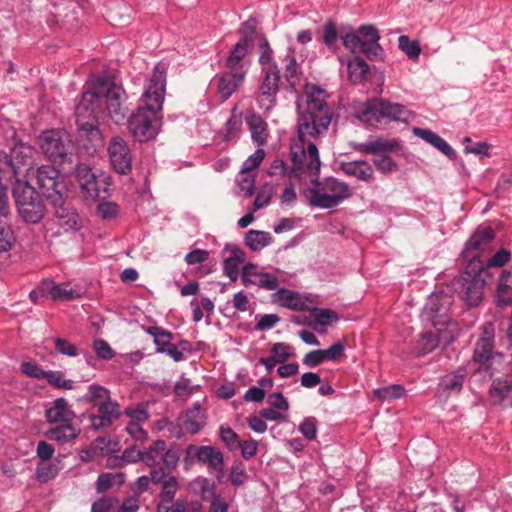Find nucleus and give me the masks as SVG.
<instances>
[{"mask_svg": "<svg viewBox=\"0 0 512 512\" xmlns=\"http://www.w3.org/2000/svg\"><path fill=\"white\" fill-rule=\"evenodd\" d=\"M59 471L57 463L41 461L37 464L35 476L40 483H47L54 479Z\"/></svg>", "mask_w": 512, "mask_h": 512, "instance_id": "43", "label": "nucleus"}, {"mask_svg": "<svg viewBox=\"0 0 512 512\" xmlns=\"http://www.w3.org/2000/svg\"><path fill=\"white\" fill-rule=\"evenodd\" d=\"M412 132L415 136L421 138L426 143L438 149L444 155L450 157L454 154L452 147L438 134L427 128L414 127Z\"/></svg>", "mask_w": 512, "mask_h": 512, "instance_id": "30", "label": "nucleus"}, {"mask_svg": "<svg viewBox=\"0 0 512 512\" xmlns=\"http://www.w3.org/2000/svg\"><path fill=\"white\" fill-rule=\"evenodd\" d=\"M352 196L349 185L329 177L317 183L311 190L310 204L322 209L334 208Z\"/></svg>", "mask_w": 512, "mask_h": 512, "instance_id": "5", "label": "nucleus"}, {"mask_svg": "<svg viewBox=\"0 0 512 512\" xmlns=\"http://www.w3.org/2000/svg\"><path fill=\"white\" fill-rule=\"evenodd\" d=\"M59 172L53 166L43 165L36 171V181L43 196L50 204L62 201L63 184L58 181Z\"/></svg>", "mask_w": 512, "mask_h": 512, "instance_id": "12", "label": "nucleus"}, {"mask_svg": "<svg viewBox=\"0 0 512 512\" xmlns=\"http://www.w3.org/2000/svg\"><path fill=\"white\" fill-rule=\"evenodd\" d=\"M328 94L320 87L308 84L297 101V138L291 144L293 166L290 177L309 179L315 183L321 162L315 140L329 128L333 112L327 103Z\"/></svg>", "mask_w": 512, "mask_h": 512, "instance_id": "1", "label": "nucleus"}, {"mask_svg": "<svg viewBox=\"0 0 512 512\" xmlns=\"http://www.w3.org/2000/svg\"><path fill=\"white\" fill-rule=\"evenodd\" d=\"M98 412V415L91 416V424L95 429L110 426L121 415L118 403L112 401L110 397L99 404Z\"/></svg>", "mask_w": 512, "mask_h": 512, "instance_id": "20", "label": "nucleus"}, {"mask_svg": "<svg viewBox=\"0 0 512 512\" xmlns=\"http://www.w3.org/2000/svg\"><path fill=\"white\" fill-rule=\"evenodd\" d=\"M14 242L13 231L7 224L0 221V252L8 251Z\"/></svg>", "mask_w": 512, "mask_h": 512, "instance_id": "56", "label": "nucleus"}, {"mask_svg": "<svg viewBox=\"0 0 512 512\" xmlns=\"http://www.w3.org/2000/svg\"><path fill=\"white\" fill-rule=\"evenodd\" d=\"M142 423L137 421H130L126 425L127 433L136 441H145L148 438V433L143 429Z\"/></svg>", "mask_w": 512, "mask_h": 512, "instance_id": "62", "label": "nucleus"}, {"mask_svg": "<svg viewBox=\"0 0 512 512\" xmlns=\"http://www.w3.org/2000/svg\"><path fill=\"white\" fill-rule=\"evenodd\" d=\"M179 488L177 477L170 475L162 484L160 498L165 502H174L176 492Z\"/></svg>", "mask_w": 512, "mask_h": 512, "instance_id": "50", "label": "nucleus"}, {"mask_svg": "<svg viewBox=\"0 0 512 512\" xmlns=\"http://www.w3.org/2000/svg\"><path fill=\"white\" fill-rule=\"evenodd\" d=\"M261 274L256 265L249 263L243 267L241 279L245 286L255 285Z\"/></svg>", "mask_w": 512, "mask_h": 512, "instance_id": "55", "label": "nucleus"}, {"mask_svg": "<svg viewBox=\"0 0 512 512\" xmlns=\"http://www.w3.org/2000/svg\"><path fill=\"white\" fill-rule=\"evenodd\" d=\"M194 460L207 465L209 472L214 473L219 481L224 477V457L219 449L191 444L185 450L184 463L189 466Z\"/></svg>", "mask_w": 512, "mask_h": 512, "instance_id": "10", "label": "nucleus"}, {"mask_svg": "<svg viewBox=\"0 0 512 512\" xmlns=\"http://www.w3.org/2000/svg\"><path fill=\"white\" fill-rule=\"evenodd\" d=\"M40 291L47 293L54 301H69L80 297V293L68 284H55L51 280L42 281Z\"/></svg>", "mask_w": 512, "mask_h": 512, "instance_id": "23", "label": "nucleus"}, {"mask_svg": "<svg viewBox=\"0 0 512 512\" xmlns=\"http://www.w3.org/2000/svg\"><path fill=\"white\" fill-rule=\"evenodd\" d=\"M52 205L55 208V216L58 220V224L64 232H75L81 229L82 219L63 197L60 203Z\"/></svg>", "mask_w": 512, "mask_h": 512, "instance_id": "17", "label": "nucleus"}, {"mask_svg": "<svg viewBox=\"0 0 512 512\" xmlns=\"http://www.w3.org/2000/svg\"><path fill=\"white\" fill-rule=\"evenodd\" d=\"M147 333L154 338V343L157 345V348L167 347L171 344L170 341L173 338L171 332L158 326L149 327Z\"/></svg>", "mask_w": 512, "mask_h": 512, "instance_id": "49", "label": "nucleus"}, {"mask_svg": "<svg viewBox=\"0 0 512 512\" xmlns=\"http://www.w3.org/2000/svg\"><path fill=\"white\" fill-rule=\"evenodd\" d=\"M494 233L489 227L477 230L468 240L462 256L469 269L473 271H483V262L480 259V253L493 240Z\"/></svg>", "mask_w": 512, "mask_h": 512, "instance_id": "11", "label": "nucleus"}, {"mask_svg": "<svg viewBox=\"0 0 512 512\" xmlns=\"http://www.w3.org/2000/svg\"><path fill=\"white\" fill-rule=\"evenodd\" d=\"M192 487L200 494L202 500L209 501L216 494L215 484L204 477H198L192 482Z\"/></svg>", "mask_w": 512, "mask_h": 512, "instance_id": "45", "label": "nucleus"}, {"mask_svg": "<svg viewBox=\"0 0 512 512\" xmlns=\"http://www.w3.org/2000/svg\"><path fill=\"white\" fill-rule=\"evenodd\" d=\"M77 179L81 188L86 192V197L97 198L99 196V188L95 174L86 165H79L76 170Z\"/></svg>", "mask_w": 512, "mask_h": 512, "instance_id": "31", "label": "nucleus"}, {"mask_svg": "<svg viewBox=\"0 0 512 512\" xmlns=\"http://www.w3.org/2000/svg\"><path fill=\"white\" fill-rule=\"evenodd\" d=\"M125 482V476L121 472L102 473L97 480V491L105 492L114 486H120Z\"/></svg>", "mask_w": 512, "mask_h": 512, "instance_id": "42", "label": "nucleus"}, {"mask_svg": "<svg viewBox=\"0 0 512 512\" xmlns=\"http://www.w3.org/2000/svg\"><path fill=\"white\" fill-rule=\"evenodd\" d=\"M110 397V392L105 387L98 384H91L83 399L89 403L100 404Z\"/></svg>", "mask_w": 512, "mask_h": 512, "instance_id": "44", "label": "nucleus"}, {"mask_svg": "<svg viewBox=\"0 0 512 512\" xmlns=\"http://www.w3.org/2000/svg\"><path fill=\"white\" fill-rule=\"evenodd\" d=\"M206 425V415L200 403H195L187 411L185 420V429L190 434L198 433Z\"/></svg>", "mask_w": 512, "mask_h": 512, "instance_id": "33", "label": "nucleus"}, {"mask_svg": "<svg viewBox=\"0 0 512 512\" xmlns=\"http://www.w3.org/2000/svg\"><path fill=\"white\" fill-rule=\"evenodd\" d=\"M179 459V450L174 447L168 448L167 444H165L161 459V463H163L164 468L169 471L176 469V467L178 466Z\"/></svg>", "mask_w": 512, "mask_h": 512, "instance_id": "52", "label": "nucleus"}, {"mask_svg": "<svg viewBox=\"0 0 512 512\" xmlns=\"http://www.w3.org/2000/svg\"><path fill=\"white\" fill-rule=\"evenodd\" d=\"M238 186L247 197H251L254 194L255 187V175L254 174H240L237 180Z\"/></svg>", "mask_w": 512, "mask_h": 512, "instance_id": "60", "label": "nucleus"}, {"mask_svg": "<svg viewBox=\"0 0 512 512\" xmlns=\"http://www.w3.org/2000/svg\"><path fill=\"white\" fill-rule=\"evenodd\" d=\"M20 370L26 376L35 379H44L47 372L44 371L38 364L30 361L23 362L20 366Z\"/></svg>", "mask_w": 512, "mask_h": 512, "instance_id": "59", "label": "nucleus"}, {"mask_svg": "<svg viewBox=\"0 0 512 512\" xmlns=\"http://www.w3.org/2000/svg\"><path fill=\"white\" fill-rule=\"evenodd\" d=\"M13 197L18 213L25 222L36 224L43 219L46 213L44 202L27 181L16 180Z\"/></svg>", "mask_w": 512, "mask_h": 512, "instance_id": "4", "label": "nucleus"}, {"mask_svg": "<svg viewBox=\"0 0 512 512\" xmlns=\"http://www.w3.org/2000/svg\"><path fill=\"white\" fill-rule=\"evenodd\" d=\"M399 48L412 60L419 58L421 48L417 41H411L407 35L398 38Z\"/></svg>", "mask_w": 512, "mask_h": 512, "instance_id": "47", "label": "nucleus"}, {"mask_svg": "<svg viewBox=\"0 0 512 512\" xmlns=\"http://www.w3.org/2000/svg\"><path fill=\"white\" fill-rule=\"evenodd\" d=\"M436 334L433 332H424L422 333L415 346L414 353L417 356L426 355L432 352L439 344H448L450 343L454 337L455 333H453V329L446 328H435Z\"/></svg>", "mask_w": 512, "mask_h": 512, "instance_id": "16", "label": "nucleus"}, {"mask_svg": "<svg viewBox=\"0 0 512 512\" xmlns=\"http://www.w3.org/2000/svg\"><path fill=\"white\" fill-rule=\"evenodd\" d=\"M340 169L347 176L364 182L372 180L374 176L372 165L365 160L341 162Z\"/></svg>", "mask_w": 512, "mask_h": 512, "instance_id": "24", "label": "nucleus"}, {"mask_svg": "<svg viewBox=\"0 0 512 512\" xmlns=\"http://www.w3.org/2000/svg\"><path fill=\"white\" fill-rule=\"evenodd\" d=\"M495 303L498 307L512 304V270H503L496 289Z\"/></svg>", "mask_w": 512, "mask_h": 512, "instance_id": "28", "label": "nucleus"}, {"mask_svg": "<svg viewBox=\"0 0 512 512\" xmlns=\"http://www.w3.org/2000/svg\"><path fill=\"white\" fill-rule=\"evenodd\" d=\"M352 146L358 152L373 155V164L380 172L388 174L397 170L396 162L389 156L398 148L397 141L377 137L363 143H353Z\"/></svg>", "mask_w": 512, "mask_h": 512, "instance_id": "6", "label": "nucleus"}, {"mask_svg": "<svg viewBox=\"0 0 512 512\" xmlns=\"http://www.w3.org/2000/svg\"><path fill=\"white\" fill-rule=\"evenodd\" d=\"M107 150L114 170L119 174H127L132 167V155L127 142L119 136H114Z\"/></svg>", "mask_w": 512, "mask_h": 512, "instance_id": "15", "label": "nucleus"}, {"mask_svg": "<svg viewBox=\"0 0 512 512\" xmlns=\"http://www.w3.org/2000/svg\"><path fill=\"white\" fill-rule=\"evenodd\" d=\"M493 347L494 326L492 323H487L483 326L482 334L475 345L473 361L479 365L478 370H485L489 376L495 369L494 365H499L502 360V355L494 352Z\"/></svg>", "mask_w": 512, "mask_h": 512, "instance_id": "9", "label": "nucleus"}, {"mask_svg": "<svg viewBox=\"0 0 512 512\" xmlns=\"http://www.w3.org/2000/svg\"><path fill=\"white\" fill-rule=\"evenodd\" d=\"M44 379L47 383L58 389L70 390L73 388V382L64 378V373L61 371H47Z\"/></svg>", "mask_w": 512, "mask_h": 512, "instance_id": "48", "label": "nucleus"}, {"mask_svg": "<svg viewBox=\"0 0 512 512\" xmlns=\"http://www.w3.org/2000/svg\"><path fill=\"white\" fill-rule=\"evenodd\" d=\"M460 281L462 299L470 306H477L482 301L485 288L482 271H473L467 265Z\"/></svg>", "mask_w": 512, "mask_h": 512, "instance_id": "14", "label": "nucleus"}, {"mask_svg": "<svg viewBox=\"0 0 512 512\" xmlns=\"http://www.w3.org/2000/svg\"><path fill=\"white\" fill-rule=\"evenodd\" d=\"M453 304V297L445 292H435L430 295L422 313L424 322H429L434 328L456 330V324L451 322L449 311Z\"/></svg>", "mask_w": 512, "mask_h": 512, "instance_id": "7", "label": "nucleus"}, {"mask_svg": "<svg viewBox=\"0 0 512 512\" xmlns=\"http://www.w3.org/2000/svg\"><path fill=\"white\" fill-rule=\"evenodd\" d=\"M271 236L268 232L249 230L245 234V243L252 250L259 251L269 245Z\"/></svg>", "mask_w": 512, "mask_h": 512, "instance_id": "39", "label": "nucleus"}, {"mask_svg": "<svg viewBox=\"0 0 512 512\" xmlns=\"http://www.w3.org/2000/svg\"><path fill=\"white\" fill-rule=\"evenodd\" d=\"M270 352L272 354V357L278 363H284L292 355L291 347L288 344L283 343V342L273 344Z\"/></svg>", "mask_w": 512, "mask_h": 512, "instance_id": "54", "label": "nucleus"}, {"mask_svg": "<svg viewBox=\"0 0 512 512\" xmlns=\"http://www.w3.org/2000/svg\"><path fill=\"white\" fill-rule=\"evenodd\" d=\"M380 108V100H370L358 107L356 116L361 122L374 126L384 118Z\"/></svg>", "mask_w": 512, "mask_h": 512, "instance_id": "29", "label": "nucleus"}, {"mask_svg": "<svg viewBox=\"0 0 512 512\" xmlns=\"http://www.w3.org/2000/svg\"><path fill=\"white\" fill-rule=\"evenodd\" d=\"M405 393V389L400 385H389L387 387L374 390V395L381 401H390L401 398Z\"/></svg>", "mask_w": 512, "mask_h": 512, "instance_id": "46", "label": "nucleus"}, {"mask_svg": "<svg viewBox=\"0 0 512 512\" xmlns=\"http://www.w3.org/2000/svg\"><path fill=\"white\" fill-rule=\"evenodd\" d=\"M115 498H102L92 504L91 512H109L117 505Z\"/></svg>", "mask_w": 512, "mask_h": 512, "instance_id": "64", "label": "nucleus"}, {"mask_svg": "<svg viewBox=\"0 0 512 512\" xmlns=\"http://www.w3.org/2000/svg\"><path fill=\"white\" fill-rule=\"evenodd\" d=\"M226 250L230 252V256L223 262L224 271L230 280L236 281L238 279L239 264L244 261V252L234 245L226 246Z\"/></svg>", "mask_w": 512, "mask_h": 512, "instance_id": "32", "label": "nucleus"}, {"mask_svg": "<svg viewBox=\"0 0 512 512\" xmlns=\"http://www.w3.org/2000/svg\"><path fill=\"white\" fill-rule=\"evenodd\" d=\"M40 147L43 153L54 163L62 164L71 161L72 141L64 130L45 131L40 136Z\"/></svg>", "mask_w": 512, "mask_h": 512, "instance_id": "8", "label": "nucleus"}, {"mask_svg": "<svg viewBox=\"0 0 512 512\" xmlns=\"http://www.w3.org/2000/svg\"><path fill=\"white\" fill-rule=\"evenodd\" d=\"M80 428L72 422L56 424L45 432V436L58 443H67L78 437Z\"/></svg>", "mask_w": 512, "mask_h": 512, "instance_id": "27", "label": "nucleus"}, {"mask_svg": "<svg viewBox=\"0 0 512 512\" xmlns=\"http://www.w3.org/2000/svg\"><path fill=\"white\" fill-rule=\"evenodd\" d=\"M20 174V166L12 155L9 156L5 152L0 151V181L11 180Z\"/></svg>", "mask_w": 512, "mask_h": 512, "instance_id": "37", "label": "nucleus"}, {"mask_svg": "<svg viewBox=\"0 0 512 512\" xmlns=\"http://www.w3.org/2000/svg\"><path fill=\"white\" fill-rule=\"evenodd\" d=\"M165 444V441L157 440L152 445H150L145 451H143L144 463L147 466L156 467L161 464Z\"/></svg>", "mask_w": 512, "mask_h": 512, "instance_id": "40", "label": "nucleus"}, {"mask_svg": "<svg viewBox=\"0 0 512 512\" xmlns=\"http://www.w3.org/2000/svg\"><path fill=\"white\" fill-rule=\"evenodd\" d=\"M264 78L259 86L257 102L265 113L269 112L276 104V95L279 91V71L275 65L264 68Z\"/></svg>", "mask_w": 512, "mask_h": 512, "instance_id": "13", "label": "nucleus"}, {"mask_svg": "<svg viewBox=\"0 0 512 512\" xmlns=\"http://www.w3.org/2000/svg\"><path fill=\"white\" fill-rule=\"evenodd\" d=\"M276 301L283 307L298 311L308 310L312 304L308 298L288 289H280L276 293Z\"/></svg>", "mask_w": 512, "mask_h": 512, "instance_id": "26", "label": "nucleus"}, {"mask_svg": "<svg viewBox=\"0 0 512 512\" xmlns=\"http://www.w3.org/2000/svg\"><path fill=\"white\" fill-rule=\"evenodd\" d=\"M93 349L98 358L109 360L113 358L114 351L110 345L103 339H97L93 342Z\"/></svg>", "mask_w": 512, "mask_h": 512, "instance_id": "61", "label": "nucleus"}, {"mask_svg": "<svg viewBox=\"0 0 512 512\" xmlns=\"http://www.w3.org/2000/svg\"><path fill=\"white\" fill-rule=\"evenodd\" d=\"M265 157L262 148L257 149L242 165L240 174H253L252 172L261 164Z\"/></svg>", "mask_w": 512, "mask_h": 512, "instance_id": "51", "label": "nucleus"}, {"mask_svg": "<svg viewBox=\"0 0 512 512\" xmlns=\"http://www.w3.org/2000/svg\"><path fill=\"white\" fill-rule=\"evenodd\" d=\"M56 350L65 356L75 357L78 355V348L68 340L57 337L54 339Z\"/></svg>", "mask_w": 512, "mask_h": 512, "instance_id": "58", "label": "nucleus"}, {"mask_svg": "<svg viewBox=\"0 0 512 512\" xmlns=\"http://www.w3.org/2000/svg\"><path fill=\"white\" fill-rule=\"evenodd\" d=\"M219 433L221 440L226 444V446L230 450H234L237 448V445L240 442V440L236 432H234L228 426H221L219 429Z\"/></svg>", "mask_w": 512, "mask_h": 512, "instance_id": "57", "label": "nucleus"}, {"mask_svg": "<svg viewBox=\"0 0 512 512\" xmlns=\"http://www.w3.org/2000/svg\"><path fill=\"white\" fill-rule=\"evenodd\" d=\"M247 478L244 465L241 462H237L232 466L230 473V481L235 486L242 485Z\"/></svg>", "mask_w": 512, "mask_h": 512, "instance_id": "63", "label": "nucleus"}, {"mask_svg": "<svg viewBox=\"0 0 512 512\" xmlns=\"http://www.w3.org/2000/svg\"><path fill=\"white\" fill-rule=\"evenodd\" d=\"M125 92L106 77H93L88 82V89L83 93L76 106V118L79 129L93 141L94 147L102 145V136L94 120L106 105L109 118L119 124L126 118L128 108L125 105Z\"/></svg>", "mask_w": 512, "mask_h": 512, "instance_id": "2", "label": "nucleus"}, {"mask_svg": "<svg viewBox=\"0 0 512 512\" xmlns=\"http://www.w3.org/2000/svg\"><path fill=\"white\" fill-rule=\"evenodd\" d=\"M251 50L252 45H247L246 40H239L226 59V69L246 75L248 71L246 57Z\"/></svg>", "mask_w": 512, "mask_h": 512, "instance_id": "19", "label": "nucleus"}, {"mask_svg": "<svg viewBox=\"0 0 512 512\" xmlns=\"http://www.w3.org/2000/svg\"><path fill=\"white\" fill-rule=\"evenodd\" d=\"M465 376V369H457L453 373L444 376L439 387L448 393H459L463 387Z\"/></svg>", "mask_w": 512, "mask_h": 512, "instance_id": "36", "label": "nucleus"}, {"mask_svg": "<svg viewBox=\"0 0 512 512\" xmlns=\"http://www.w3.org/2000/svg\"><path fill=\"white\" fill-rule=\"evenodd\" d=\"M251 132L252 139L258 145H264L267 142L268 131L267 125L263 119L256 114H251L246 119Z\"/></svg>", "mask_w": 512, "mask_h": 512, "instance_id": "34", "label": "nucleus"}, {"mask_svg": "<svg viewBox=\"0 0 512 512\" xmlns=\"http://www.w3.org/2000/svg\"><path fill=\"white\" fill-rule=\"evenodd\" d=\"M273 195L272 186L266 184L264 185L257 193L254 203H253V211H257L259 209L264 208L270 203L271 197Z\"/></svg>", "mask_w": 512, "mask_h": 512, "instance_id": "53", "label": "nucleus"}, {"mask_svg": "<svg viewBox=\"0 0 512 512\" xmlns=\"http://www.w3.org/2000/svg\"><path fill=\"white\" fill-rule=\"evenodd\" d=\"M47 421L50 424L69 423L75 418V413L69 409L64 398H57L53 405L45 412Z\"/></svg>", "mask_w": 512, "mask_h": 512, "instance_id": "25", "label": "nucleus"}, {"mask_svg": "<svg viewBox=\"0 0 512 512\" xmlns=\"http://www.w3.org/2000/svg\"><path fill=\"white\" fill-rule=\"evenodd\" d=\"M359 36L361 37V52L367 57H378L382 52L379 44L380 35L377 28L373 25H363L359 28Z\"/></svg>", "mask_w": 512, "mask_h": 512, "instance_id": "21", "label": "nucleus"}, {"mask_svg": "<svg viewBox=\"0 0 512 512\" xmlns=\"http://www.w3.org/2000/svg\"><path fill=\"white\" fill-rule=\"evenodd\" d=\"M11 153L13 159L18 162L20 166V174L22 170H29L33 156V148L31 146L25 144L17 145L13 148Z\"/></svg>", "mask_w": 512, "mask_h": 512, "instance_id": "41", "label": "nucleus"}, {"mask_svg": "<svg viewBox=\"0 0 512 512\" xmlns=\"http://www.w3.org/2000/svg\"><path fill=\"white\" fill-rule=\"evenodd\" d=\"M165 86V71L158 64L145 88L141 104L128 119V130L135 140L147 142L158 135L162 123Z\"/></svg>", "mask_w": 512, "mask_h": 512, "instance_id": "3", "label": "nucleus"}, {"mask_svg": "<svg viewBox=\"0 0 512 512\" xmlns=\"http://www.w3.org/2000/svg\"><path fill=\"white\" fill-rule=\"evenodd\" d=\"M492 404L504 408L512 407V376L495 379L489 390Z\"/></svg>", "mask_w": 512, "mask_h": 512, "instance_id": "18", "label": "nucleus"}, {"mask_svg": "<svg viewBox=\"0 0 512 512\" xmlns=\"http://www.w3.org/2000/svg\"><path fill=\"white\" fill-rule=\"evenodd\" d=\"M246 75L241 73L226 71L216 78L217 81V93L220 98L225 101L227 100L242 84Z\"/></svg>", "mask_w": 512, "mask_h": 512, "instance_id": "22", "label": "nucleus"}, {"mask_svg": "<svg viewBox=\"0 0 512 512\" xmlns=\"http://www.w3.org/2000/svg\"><path fill=\"white\" fill-rule=\"evenodd\" d=\"M347 69L350 80L353 83H359L366 78L369 67L363 59L353 57L348 61Z\"/></svg>", "mask_w": 512, "mask_h": 512, "instance_id": "38", "label": "nucleus"}, {"mask_svg": "<svg viewBox=\"0 0 512 512\" xmlns=\"http://www.w3.org/2000/svg\"><path fill=\"white\" fill-rule=\"evenodd\" d=\"M380 107L383 117L389 120L406 122L410 116L409 110L401 104L380 100Z\"/></svg>", "mask_w": 512, "mask_h": 512, "instance_id": "35", "label": "nucleus"}]
</instances>
